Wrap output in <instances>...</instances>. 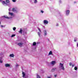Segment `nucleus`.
<instances>
[{
	"label": "nucleus",
	"instance_id": "nucleus-1",
	"mask_svg": "<svg viewBox=\"0 0 78 78\" xmlns=\"http://www.w3.org/2000/svg\"><path fill=\"white\" fill-rule=\"evenodd\" d=\"M5 2H5V1H2V3L3 5H5V4L6 5H8V3H9L10 2V1L9 0H6Z\"/></svg>",
	"mask_w": 78,
	"mask_h": 78
},
{
	"label": "nucleus",
	"instance_id": "nucleus-2",
	"mask_svg": "<svg viewBox=\"0 0 78 78\" xmlns=\"http://www.w3.org/2000/svg\"><path fill=\"white\" fill-rule=\"evenodd\" d=\"M60 66H61V67L62 68V69L63 70H64V65H63V64H62L61 63H60Z\"/></svg>",
	"mask_w": 78,
	"mask_h": 78
},
{
	"label": "nucleus",
	"instance_id": "nucleus-3",
	"mask_svg": "<svg viewBox=\"0 0 78 78\" xmlns=\"http://www.w3.org/2000/svg\"><path fill=\"white\" fill-rule=\"evenodd\" d=\"M48 22L47 20H44V24H48Z\"/></svg>",
	"mask_w": 78,
	"mask_h": 78
},
{
	"label": "nucleus",
	"instance_id": "nucleus-4",
	"mask_svg": "<svg viewBox=\"0 0 78 78\" xmlns=\"http://www.w3.org/2000/svg\"><path fill=\"white\" fill-rule=\"evenodd\" d=\"M23 43H18V45H19V46H20V47H21V46H22V45H23Z\"/></svg>",
	"mask_w": 78,
	"mask_h": 78
},
{
	"label": "nucleus",
	"instance_id": "nucleus-5",
	"mask_svg": "<svg viewBox=\"0 0 78 78\" xmlns=\"http://www.w3.org/2000/svg\"><path fill=\"white\" fill-rule=\"evenodd\" d=\"M5 66L6 67H10V65H9V64H5Z\"/></svg>",
	"mask_w": 78,
	"mask_h": 78
},
{
	"label": "nucleus",
	"instance_id": "nucleus-6",
	"mask_svg": "<svg viewBox=\"0 0 78 78\" xmlns=\"http://www.w3.org/2000/svg\"><path fill=\"white\" fill-rule=\"evenodd\" d=\"M70 12V11L69 10H68L66 11V15L67 16H68L69 14V13Z\"/></svg>",
	"mask_w": 78,
	"mask_h": 78
},
{
	"label": "nucleus",
	"instance_id": "nucleus-7",
	"mask_svg": "<svg viewBox=\"0 0 78 78\" xmlns=\"http://www.w3.org/2000/svg\"><path fill=\"white\" fill-rule=\"evenodd\" d=\"M9 56H10V57H12V58H14V55L12 54L10 55Z\"/></svg>",
	"mask_w": 78,
	"mask_h": 78
},
{
	"label": "nucleus",
	"instance_id": "nucleus-8",
	"mask_svg": "<svg viewBox=\"0 0 78 78\" xmlns=\"http://www.w3.org/2000/svg\"><path fill=\"white\" fill-rule=\"evenodd\" d=\"M22 28H21L20 29V31H19V33H20L21 34H22Z\"/></svg>",
	"mask_w": 78,
	"mask_h": 78
},
{
	"label": "nucleus",
	"instance_id": "nucleus-9",
	"mask_svg": "<svg viewBox=\"0 0 78 78\" xmlns=\"http://www.w3.org/2000/svg\"><path fill=\"white\" fill-rule=\"evenodd\" d=\"M56 69V68H53L51 70V72H53L54 71H55V70Z\"/></svg>",
	"mask_w": 78,
	"mask_h": 78
},
{
	"label": "nucleus",
	"instance_id": "nucleus-10",
	"mask_svg": "<svg viewBox=\"0 0 78 78\" xmlns=\"http://www.w3.org/2000/svg\"><path fill=\"white\" fill-rule=\"evenodd\" d=\"M51 63L52 65H55V64L56 63V62H55V61H52Z\"/></svg>",
	"mask_w": 78,
	"mask_h": 78
},
{
	"label": "nucleus",
	"instance_id": "nucleus-11",
	"mask_svg": "<svg viewBox=\"0 0 78 78\" xmlns=\"http://www.w3.org/2000/svg\"><path fill=\"white\" fill-rule=\"evenodd\" d=\"M22 74L23 77H25V73L23 72H22Z\"/></svg>",
	"mask_w": 78,
	"mask_h": 78
},
{
	"label": "nucleus",
	"instance_id": "nucleus-12",
	"mask_svg": "<svg viewBox=\"0 0 78 78\" xmlns=\"http://www.w3.org/2000/svg\"><path fill=\"white\" fill-rule=\"evenodd\" d=\"M44 36H46V35H47V31H46V30H44Z\"/></svg>",
	"mask_w": 78,
	"mask_h": 78
},
{
	"label": "nucleus",
	"instance_id": "nucleus-13",
	"mask_svg": "<svg viewBox=\"0 0 78 78\" xmlns=\"http://www.w3.org/2000/svg\"><path fill=\"white\" fill-rule=\"evenodd\" d=\"M33 46H35V45H36V42H34L33 44Z\"/></svg>",
	"mask_w": 78,
	"mask_h": 78
},
{
	"label": "nucleus",
	"instance_id": "nucleus-14",
	"mask_svg": "<svg viewBox=\"0 0 78 78\" xmlns=\"http://www.w3.org/2000/svg\"><path fill=\"white\" fill-rule=\"evenodd\" d=\"M12 11L14 12V11H16V10L14 8H12Z\"/></svg>",
	"mask_w": 78,
	"mask_h": 78
},
{
	"label": "nucleus",
	"instance_id": "nucleus-15",
	"mask_svg": "<svg viewBox=\"0 0 78 78\" xmlns=\"http://www.w3.org/2000/svg\"><path fill=\"white\" fill-rule=\"evenodd\" d=\"M74 70H78V67H74Z\"/></svg>",
	"mask_w": 78,
	"mask_h": 78
},
{
	"label": "nucleus",
	"instance_id": "nucleus-16",
	"mask_svg": "<svg viewBox=\"0 0 78 78\" xmlns=\"http://www.w3.org/2000/svg\"><path fill=\"white\" fill-rule=\"evenodd\" d=\"M52 55V52L51 51L49 53V55Z\"/></svg>",
	"mask_w": 78,
	"mask_h": 78
},
{
	"label": "nucleus",
	"instance_id": "nucleus-17",
	"mask_svg": "<svg viewBox=\"0 0 78 78\" xmlns=\"http://www.w3.org/2000/svg\"><path fill=\"white\" fill-rule=\"evenodd\" d=\"M9 14H10V15H11V16H12V15H13V13H10V12H9Z\"/></svg>",
	"mask_w": 78,
	"mask_h": 78
},
{
	"label": "nucleus",
	"instance_id": "nucleus-18",
	"mask_svg": "<svg viewBox=\"0 0 78 78\" xmlns=\"http://www.w3.org/2000/svg\"><path fill=\"white\" fill-rule=\"evenodd\" d=\"M15 36H16V35H15V34H12V36H11V37H14Z\"/></svg>",
	"mask_w": 78,
	"mask_h": 78
},
{
	"label": "nucleus",
	"instance_id": "nucleus-19",
	"mask_svg": "<svg viewBox=\"0 0 78 78\" xmlns=\"http://www.w3.org/2000/svg\"><path fill=\"white\" fill-rule=\"evenodd\" d=\"M37 2V0H34V3H36Z\"/></svg>",
	"mask_w": 78,
	"mask_h": 78
},
{
	"label": "nucleus",
	"instance_id": "nucleus-20",
	"mask_svg": "<svg viewBox=\"0 0 78 78\" xmlns=\"http://www.w3.org/2000/svg\"><path fill=\"white\" fill-rule=\"evenodd\" d=\"M37 78H41V77L38 74H37Z\"/></svg>",
	"mask_w": 78,
	"mask_h": 78
},
{
	"label": "nucleus",
	"instance_id": "nucleus-21",
	"mask_svg": "<svg viewBox=\"0 0 78 78\" xmlns=\"http://www.w3.org/2000/svg\"><path fill=\"white\" fill-rule=\"evenodd\" d=\"M16 30V28L15 27H14L13 28V30L14 31H15Z\"/></svg>",
	"mask_w": 78,
	"mask_h": 78
},
{
	"label": "nucleus",
	"instance_id": "nucleus-22",
	"mask_svg": "<svg viewBox=\"0 0 78 78\" xmlns=\"http://www.w3.org/2000/svg\"><path fill=\"white\" fill-rule=\"evenodd\" d=\"M38 34L39 36V37H40V36H41V34H40V33L39 32H38Z\"/></svg>",
	"mask_w": 78,
	"mask_h": 78
},
{
	"label": "nucleus",
	"instance_id": "nucleus-23",
	"mask_svg": "<svg viewBox=\"0 0 78 78\" xmlns=\"http://www.w3.org/2000/svg\"><path fill=\"white\" fill-rule=\"evenodd\" d=\"M4 17H5V18H6V19H8L9 18L8 17H6L5 16H4Z\"/></svg>",
	"mask_w": 78,
	"mask_h": 78
},
{
	"label": "nucleus",
	"instance_id": "nucleus-24",
	"mask_svg": "<svg viewBox=\"0 0 78 78\" xmlns=\"http://www.w3.org/2000/svg\"><path fill=\"white\" fill-rule=\"evenodd\" d=\"M69 66H72V63H69Z\"/></svg>",
	"mask_w": 78,
	"mask_h": 78
},
{
	"label": "nucleus",
	"instance_id": "nucleus-25",
	"mask_svg": "<svg viewBox=\"0 0 78 78\" xmlns=\"http://www.w3.org/2000/svg\"><path fill=\"white\" fill-rule=\"evenodd\" d=\"M0 63H3V61L2 60H0Z\"/></svg>",
	"mask_w": 78,
	"mask_h": 78
},
{
	"label": "nucleus",
	"instance_id": "nucleus-26",
	"mask_svg": "<svg viewBox=\"0 0 78 78\" xmlns=\"http://www.w3.org/2000/svg\"><path fill=\"white\" fill-rule=\"evenodd\" d=\"M12 1L13 2H16V0H12Z\"/></svg>",
	"mask_w": 78,
	"mask_h": 78
},
{
	"label": "nucleus",
	"instance_id": "nucleus-27",
	"mask_svg": "<svg viewBox=\"0 0 78 78\" xmlns=\"http://www.w3.org/2000/svg\"><path fill=\"white\" fill-rule=\"evenodd\" d=\"M38 30H39V31L40 32H41V30H40V29H39V28H38Z\"/></svg>",
	"mask_w": 78,
	"mask_h": 78
},
{
	"label": "nucleus",
	"instance_id": "nucleus-28",
	"mask_svg": "<svg viewBox=\"0 0 78 78\" xmlns=\"http://www.w3.org/2000/svg\"><path fill=\"white\" fill-rule=\"evenodd\" d=\"M41 12L43 13V12H44V11H43L42 10H41Z\"/></svg>",
	"mask_w": 78,
	"mask_h": 78
},
{
	"label": "nucleus",
	"instance_id": "nucleus-29",
	"mask_svg": "<svg viewBox=\"0 0 78 78\" xmlns=\"http://www.w3.org/2000/svg\"><path fill=\"white\" fill-rule=\"evenodd\" d=\"M55 77H56V76H57V75H55Z\"/></svg>",
	"mask_w": 78,
	"mask_h": 78
},
{
	"label": "nucleus",
	"instance_id": "nucleus-30",
	"mask_svg": "<svg viewBox=\"0 0 78 78\" xmlns=\"http://www.w3.org/2000/svg\"><path fill=\"white\" fill-rule=\"evenodd\" d=\"M18 65L17 64V65H16V67H18Z\"/></svg>",
	"mask_w": 78,
	"mask_h": 78
},
{
	"label": "nucleus",
	"instance_id": "nucleus-31",
	"mask_svg": "<svg viewBox=\"0 0 78 78\" xmlns=\"http://www.w3.org/2000/svg\"><path fill=\"white\" fill-rule=\"evenodd\" d=\"M1 27H2V28H3V26H2V25H1Z\"/></svg>",
	"mask_w": 78,
	"mask_h": 78
},
{
	"label": "nucleus",
	"instance_id": "nucleus-32",
	"mask_svg": "<svg viewBox=\"0 0 78 78\" xmlns=\"http://www.w3.org/2000/svg\"><path fill=\"white\" fill-rule=\"evenodd\" d=\"M72 67H74V64H73L72 65Z\"/></svg>",
	"mask_w": 78,
	"mask_h": 78
},
{
	"label": "nucleus",
	"instance_id": "nucleus-33",
	"mask_svg": "<svg viewBox=\"0 0 78 78\" xmlns=\"http://www.w3.org/2000/svg\"><path fill=\"white\" fill-rule=\"evenodd\" d=\"M76 39H75V40H74V41H75V42H76Z\"/></svg>",
	"mask_w": 78,
	"mask_h": 78
},
{
	"label": "nucleus",
	"instance_id": "nucleus-34",
	"mask_svg": "<svg viewBox=\"0 0 78 78\" xmlns=\"http://www.w3.org/2000/svg\"><path fill=\"white\" fill-rule=\"evenodd\" d=\"M59 2L60 3H61V0L59 1Z\"/></svg>",
	"mask_w": 78,
	"mask_h": 78
},
{
	"label": "nucleus",
	"instance_id": "nucleus-35",
	"mask_svg": "<svg viewBox=\"0 0 78 78\" xmlns=\"http://www.w3.org/2000/svg\"><path fill=\"white\" fill-rule=\"evenodd\" d=\"M74 3H76V2L75 1L74 2Z\"/></svg>",
	"mask_w": 78,
	"mask_h": 78
},
{
	"label": "nucleus",
	"instance_id": "nucleus-36",
	"mask_svg": "<svg viewBox=\"0 0 78 78\" xmlns=\"http://www.w3.org/2000/svg\"><path fill=\"white\" fill-rule=\"evenodd\" d=\"M48 78H51V77H48Z\"/></svg>",
	"mask_w": 78,
	"mask_h": 78
},
{
	"label": "nucleus",
	"instance_id": "nucleus-37",
	"mask_svg": "<svg viewBox=\"0 0 78 78\" xmlns=\"http://www.w3.org/2000/svg\"><path fill=\"white\" fill-rule=\"evenodd\" d=\"M1 24V22H0V25Z\"/></svg>",
	"mask_w": 78,
	"mask_h": 78
},
{
	"label": "nucleus",
	"instance_id": "nucleus-38",
	"mask_svg": "<svg viewBox=\"0 0 78 78\" xmlns=\"http://www.w3.org/2000/svg\"><path fill=\"white\" fill-rule=\"evenodd\" d=\"M77 47H78V43L77 44Z\"/></svg>",
	"mask_w": 78,
	"mask_h": 78
},
{
	"label": "nucleus",
	"instance_id": "nucleus-39",
	"mask_svg": "<svg viewBox=\"0 0 78 78\" xmlns=\"http://www.w3.org/2000/svg\"><path fill=\"white\" fill-rule=\"evenodd\" d=\"M2 0H0V1H2Z\"/></svg>",
	"mask_w": 78,
	"mask_h": 78
}]
</instances>
